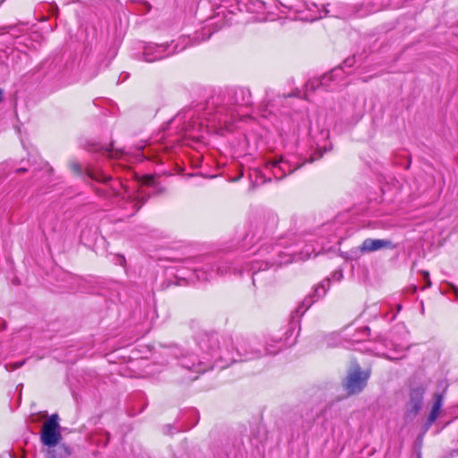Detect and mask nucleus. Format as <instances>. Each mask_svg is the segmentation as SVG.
Listing matches in <instances>:
<instances>
[{"label": "nucleus", "instance_id": "1", "mask_svg": "<svg viewBox=\"0 0 458 458\" xmlns=\"http://www.w3.org/2000/svg\"><path fill=\"white\" fill-rule=\"evenodd\" d=\"M195 341L204 356L200 359L194 354H174L182 369L201 374L213 368V360L230 363L237 360L230 349L233 339L229 335H222L214 331H200L196 335Z\"/></svg>", "mask_w": 458, "mask_h": 458}, {"label": "nucleus", "instance_id": "2", "mask_svg": "<svg viewBox=\"0 0 458 458\" xmlns=\"http://www.w3.org/2000/svg\"><path fill=\"white\" fill-rule=\"evenodd\" d=\"M251 104V93L248 88L232 87L228 88L225 93L212 96L208 99L206 108L214 110L216 114H222L226 106H250Z\"/></svg>", "mask_w": 458, "mask_h": 458}, {"label": "nucleus", "instance_id": "3", "mask_svg": "<svg viewBox=\"0 0 458 458\" xmlns=\"http://www.w3.org/2000/svg\"><path fill=\"white\" fill-rule=\"evenodd\" d=\"M257 339L254 337L240 336L233 341V346H230L234 358L237 361H247L261 357L262 352L257 348Z\"/></svg>", "mask_w": 458, "mask_h": 458}, {"label": "nucleus", "instance_id": "4", "mask_svg": "<svg viewBox=\"0 0 458 458\" xmlns=\"http://www.w3.org/2000/svg\"><path fill=\"white\" fill-rule=\"evenodd\" d=\"M370 377L369 370H362L358 363L354 364L347 372L346 377L343 380V388L348 395H355L360 394L367 386Z\"/></svg>", "mask_w": 458, "mask_h": 458}, {"label": "nucleus", "instance_id": "5", "mask_svg": "<svg viewBox=\"0 0 458 458\" xmlns=\"http://www.w3.org/2000/svg\"><path fill=\"white\" fill-rule=\"evenodd\" d=\"M183 49L184 47L178 48V44H174V42L165 44L148 43L143 47V60L152 63L169 57Z\"/></svg>", "mask_w": 458, "mask_h": 458}, {"label": "nucleus", "instance_id": "6", "mask_svg": "<svg viewBox=\"0 0 458 458\" xmlns=\"http://www.w3.org/2000/svg\"><path fill=\"white\" fill-rule=\"evenodd\" d=\"M58 420L59 416L55 413L52 414L42 426L40 440L42 444L48 448L55 447L62 438Z\"/></svg>", "mask_w": 458, "mask_h": 458}, {"label": "nucleus", "instance_id": "7", "mask_svg": "<svg viewBox=\"0 0 458 458\" xmlns=\"http://www.w3.org/2000/svg\"><path fill=\"white\" fill-rule=\"evenodd\" d=\"M425 391L423 386H417L411 389L404 412V420L406 422L412 421L420 411L424 402Z\"/></svg>", "mask_w": 458, "mask_h": 458}, {"label": "nucleus", "instance_id": "8", "mask_svg": "<svg viewBox=\"0 0 458 458\" xmlns=\"http://www.w3.org/2000/svg\"><path fill=\"white\" fill-rule=\"evenodd\" d=\"M114 195L119 199L120 206L125 209H128V216H133L148 200V197L143 195H133L128 192L127 189L121 194L118 191L114 190Z\"/></svg>", "mask_w": 458, "mask_h": 458}, {"label": "nucleus", "instance_id": "9", "mask_svg": "<svg viewBox=\"0 0 458 458\" xmlns=\"http://www.w3.org/2000/svg\"><path fill=\"white\" fill-rule=\"evenodd\" d=\"M342 72L343 67H337L333 69L329 73L324 74L319 78L310 80L305 85V98L308 99V91L313 92L319 88L328 89L330 88V82L335 81L337 77H339L342 74Z\"/></svg>", "mask_w": 458, "mask_h": 458}, {"label": "nucleus", "instance_id": "10", "mask_svg": "<svg viewBox=\"0 0 458 458\" xmlns=\"http://www.w3.org/2000/svg\"><path fill=\"white\" fill-rule=\"evenodd\" d=\"M298 167L299 166H294L290 162L284 160L282 157L276 158L267 163V168L271 169L273 175L276 180L284 178Z\"/></svg>", "mask_w": 458, "mask_h": 458}, {"label": "nucleus", "instance_id": "11", "mask_svg": "<svg viewBox=\"0 0 458 458\" xmlns=\"http://www.w3.org/2000/svg\"><path fill=\"white\" fill-rule=\"evenodd\" d=\"M394 245L390 240L386 239H365L362 243L360 245L357 250L353 251V253H368L376 251L381 249H394Z\"/></svg>", "mask_w": 458, "mask_h": 458}, {"label": "nucleus", "instance_id": "12", "mask_svg": "<svg viewBox=\"0 0 458 458\" xmlns=\"http://www.w3.org/2000/svg\"><path fill=\"white\" fill-rule=\"evenodd\" d=\"M72 448L66 444L56 445L47 449L46 458H70Z\"/></svg>", "mask_w": 458, "mask_h": 458}, {"label": "nucleus", "instance_id": "13", "mask_svg": "<svg viewBox=\"0 0 458 458\" xmlns=\"http://www.w3.org/2000/svg\"><path fill=\"white\" fill-rule=\"evenodd\" d=\"M90 150L101 152L104 156H106L110 158H119L123 153L121 149H114L113 148V144H111L109 147H103L99 144H93Z\"/></svg>", "mask_w": 458, "mask_h": 458}, {"label": "nucleus", "instance_id": "14", "mask_svg": "<svg viewBox=\"0 0 458 458\" xmlns=\"http://www.w3.org/2000/svg\"><path fill=\"white\" fill-rule=\"evenodd\" d=\"M316 301L317 299H315L314 296H307L301 301V303L295 309L294 315H296L297 317L302 316Z\"/></svg>", "mask_w": 458, "mask_h": 458}, {"label": "nucleus", "instance_id": "15", "mask_svg": "<svg viewBox=\"0 0 458 458\" xmlns=\"http://www.w3.org/2000/svg\"><path fill=\"white\" fill-rule=\"evenodd\" d=\"M271 264L267 261H258L253 260L250 264V270L252 271V283L255 284L256 278L255 276L258 275L259 271L268 269Z\"/></svg>", "mask_w": 458, "mask_h": 458}, {"label": "nucleus", "instance_id": "16", "mask_svg": "<svg viewBox=\"0 0 458 458\" xmlns=\"http://www.w3.org/2000/svg\"><path fill=\"white\" fill-rule=\"evenodd\" d=\"M85 174L87 177L97 182H107L109 180H111L110 176L105 174L101 171H95L89 168L86 170Z\"/></svg>", "mask_w": 458, "mask_h": 458}, {"label": "nucleus", "instance_id": "17", "mask_svg": "<svg viewBox=\"0 0 458 458\" xmlns=\"http://www.w3.org/2000/svg\"><path fill=\"white\" fill-rule=\"evenodd\" d=\"M330 284V280L327 279L321 284H319L315 289L312 296H314L315 299L318 300L319 298L325 296L328 287Z\"/></svg>", "mask_w": 458, "mask_h": 458}, {"label": "nucleus", "instance_id": "18", "mask_svg": "<svg viewBox=\"0 0 458 458\" xmlns=\"http://www.w3.org/2000/svg\"><path fill=\"white\" fill-rule=\"evenodd\" d=\"M194 272L199 280H209L212 278L213 267L208 269L194 267Z\"/></svg>", "mask_w": 458, "mask_h": 458}, {"label": "nucleus", "instance_id": "19", "mask_svg": "<svg viewBox=\"0 0 458 458\" xmlns=\"http://www.w3.org/2000/svg\"><path fill=\"white\" fill-rule=\"evenodd\" d=\"M235 271V268H233L231 264L228 261H223L219 265L216 266V274L218 275H227Z\"/></svg>", "mask_w": 458, "mask_h": 458}, {"label": "nucleus", "instance_id": "20", "mask_svg": "<svg viewBox=\"0 0 458 458\" xmlns=\"http://www.w3.org/2000/svg\"><path fill=\"white\" fill-rule=\"evenodd\" d=\"M277 343L280 344V346H278V347H275L272 344H267V347H266L267 353H268V354H276L281 350V348L283 347L282 340L281 339H279L277 341Z\"/></svg>", "mask_w": 458, "mask_h": 458}, {"label": "nucleus", "instance_id": "21", "mask_svg": "<svg viewBox=\"0 0 458 458\" xmlns=\"http://www.w3.org/2000/svg\"><path fill=\"white\" fill-rule=\"evenodd\" d=\"M70 166L75 174H77V175L84 174L82 166L78 162H76V161L71 162Z\"/></svg>", "mask_w": 458, "mask_h": 458}, {"label": "nucleus", "instance_id": "22", "mask_svg": "<svg viewBox=\"0 0 458 458\" xmlns=\"http://www.w3.org/2000/svg\"><path fill=\"white\" fill-rule=\"evenodd\" d=\"M443 394L439 393H436L434 394V403L433 406L441 409L443 406Z\"/></svg>", "mask_w": 458, "mask_h": 458}, {"label": "nucleus", "instance_id": "23", "mask_svg": "<svg viewBox=\"0 0 458 458\" xmlns=\"http://www.w3.org/2000/svg\"><path fill=\"white\" fill-rule=\"evenodd\" d=\"M327 151V148H318L315 153L313 154V156L311 157V159L310 161H314V160H317V159H319L323 157L324 153Z\"/></svg>", "mask_w": 458, "mask_h": 458}, {"label": "nucleus", "instance_id": "24", "mask_svg": "<svg viewBox=\"0 0 458 458\" xmlns=\"http://www.w3.org/2000/svg\"><path fill=\"white\" fill-rule=\"evenodd\" d=\"M25 363V360H22V361H17V362H13V363H9L6 365V368L9 369V370H15V369H20L23 364Z\"/></svg>", "mask_w": 458, "mask_h": 458}, {"label": "nucleus", "instance_id": "25", "mask_svg": "<svg viewBox=\"0 0 458 458\" xmlns=\"http://www.w3.org/2000/svg\"><path fill=\"white\" fill-rule=\"evenodd\" d=\"M318 14H315V15L310 14V16L301 17V19L310 21H317L323 17V15H321V11H318Z\"/></svg>", "mask_w": 458, "mask_h": 458}, {"label": "nucleus", "instance_id": "26", "mask_svg": "<svg viewBox=\"0 0 458 458\" xmlns=\"http://www.w3.org/2000/svg\"><path fill=\"white\" fill-rule=\"evenodd\" d=\"M438 416H439V413L431 409L428 418L429 419L430 421H436V420L437 419Z\"/></svg>", "mask_w": 458, "mask_h": 458}, {"label": "nucleus", "instance_id": "27", "mask_svg": "<svg viewBox=\"0 0 458 458\" xmlns=\"http://www.w3.org/2000/svg\"><path fill=\"white\" fill-rule=\"evenodd\" d=\"M435 421H430L429 419L428 418L424 426H423V434L426 433L429 428L432 426V424L434 423Z\"/></svg>", "mask_w": 458, "mask_h": 458}, {"label": "nucleus", "instance_id": "28", "mask_svg": "<svg viewBox=\"0 0 458 458\" xmlns=\"http://www.w3.org/2000/svg\"><path fill=\"white\" fill-rule=\"evenodd\" d=\"M423 277L425 281L427 282V286L429 287L431 285L430 280H429V273L428 271H423Z\"/></svg>", "mask_w": 458, "mask_h": 458}, {"label": "nucleus", "instance_id": "29", "mask_svg": "<svg viewBox=\"0 0 458 458\" xmlns=\"http://www.w3.org/2000/svg\"><path fill=\"white\" fill-rule=\"evenodd\" d=\"M344 64L345 66L351 67V66L353 64V59H352V58H348V59H346V60L344 62Z\"/></svg>", "mask_w": 458, "mask_h": 458}, {"label": "nucleus", "instance_id": "30", "mask_svg": "<svg viewBox=\"0 0 458 458\" xmlns=\"http://www.w3.org/2000/svg\"><path fill=\"white\" fill-rule=\"evenodd\" d=\"M334 278H335L336 280H341V278L343 277V274L342 272H338V271H335L333 275Z\"/></svg>", "mask_w": 458, "mask_h": 458}, {"label": "nucleus", "instance_id": "31", "mask_svg": "<svg viewBox=\"0 0 458 458\" xmlns=\"http://www.w3.org/2000/svg\"><path fill=\"white\" fill-rule=\"evenodd\" d=\"M269 219H270V221H271L272 225H276V223H277V218H276V216H274V215H269Z\"/></svg>", "mask_w": 458, "mask_h": 458}, {"label": "nucleus", "instance_id": "32", "mask_svg": "<svg viewBox=\"0 0 458 458\" xmlns=\"http://www.w3.org/2000/svg\"><path fill=\"white\" fill-rule=\"evenodd\" d=\"M361 331L364 335H369L370 334V328L369 327H362Z\"/></svg>", "mask_w": 458, "mask_h": 458}, {"label": "nucleus", "instance_id": "33", "mask_svg": "<svg viewBox=\"0 0 458 458\" xmlns=\"http://www.w3.org/2000/svg\"><path fill=\"white\" fill-rule=\"evenodd\" d=\"M26 171H27V169H26V168L21 167V168H18V169H16V171H15V172L19 174V173H24V172H26Z\"/></svg>", "mask_w": 458, "mask_h": 458}, {"label": "nucleus", "instance_id": "34", "mask_svg": "<svg viewBox=\"0 0 458 458\" xmlns=\"http://www.w3.org/2000/svg\"><path fill=\"white\" fill-rule=\"evenodd\" d=\"M323 13H324V16H326L328 13V10H327V6L323 7Z\"/></svg>", "mask_w": 458, "mask_h": 458}, {"label": "nucleus", "instance_id": "35", "mask_svg": "<svg viewBox=\"0 0 458 458\" xmlns=\"http://www.w3.org/2000/svg\"><path fill=\"white\" fill-rule=\"evenodd\" d=\"M98 193L100 195H106V192L100 189H98Z\"/></svg>", "mask_w": 458, "mask_h": 458}, {"label": "nucleus", "instance_id": "36", "mask_svg": "<svg viewBox=\"0 0 458 458\" xmlns=\"http://www.w3.org/2000/svg\"><path fill=\"white\" fill-rule=\"evenodd\" d=\"M431 409H432L433 411H437L438 413H440L441 409L437 408V407H434V406H432V408H431Z\"/></svg>", "mask_w": 458, "mask_h": 458}, {"label": "nucleus", "instance_id": "37", "mask_svg": "<svg viewBox=\"0 0 458 458\" xmlns=\"http://www.w3.org/2000/svg\"><path fill=\"white\" fill-rule=\"evenodd\" d=\"M298 96L297 92H293L292 94L289 95V97H296Z\"/></svg>", "mask_w": 458, "mask_h": 458}, {"label": "nucleus", "instance_id": "38", "mask_svg": "<svg viewBox=\"0 0 458 458\" xmlns=\"http://www.w3.org/2000/svg\"><path fill=\"white\" fill-rule=\"evenodd\" d=\"M2 99H3V90L0 89V102L2 101Z\"/></svg>", "mask_w": 458, "mask_h": 458}, {"label": "nucleus", "instance_id": "39", "mask_svg": "<svg viewBox=\"0 0 458 458\" xmlns=\"http://www.w3.org/2000/svg\"><path fill=\"white\" fill-rule=\"evenodd\" d=\"M401 310H402V305H401V304H398V305H397V311L399 312Z\"/></svg>", "mask_w": 458, "mask_h": 458}, {"label": "nucleus", "instance_id": "40", "mask_svg": "<svg viewBox=\"0 0 458 458\" xmlns=\"http://www.w3.org/2000/svg\"><path fill=\"white\" fill-rule=\"evenodd\" d=\"M148 181H149V182H148V183H150L151 182H153V181H154L153 177H149V178H148Z\"/></svg>", "mask_w": 458, "mask_h": 458}, {"label": "nucleus", "instance_id": "41", "mask_svg": "<svg viewBox=\"0 0 458 458\" xmlns=\"http://www.w3.org/2000/svg\"><path fill=\"white\" fill-rule=\"evenodd\" d=\"M385 358L388 359V360H393L392 358H390L389 356L387 355H384Z\"/></svg>", "mask_w": 458, "mask_h": 458}, {"label": "nucleus", "instance_id": "42", "mask_svg": "<svg viewBox=\"0 0 458 458\" xmlns=\"http://www.w3.org/2000/svg\"><path fill=\"white\" fill-rule=\"evenodd\" d=\"M197 378H198V376H195V377H191V380H195Z\"/></svg>", "mask_w": 458, "mask_h": 458}, {"label": "nucleus", "instance_id": "43", "mask_svg": "<svg viewBox=\"0 0 458 458\" xmlns=\"http://www.w3.org/2000/svg\"><path fill=\"white\" fill-rule=\"evenodd\" d=\"M229 13H234V10H233V9H231V10H229Z\"/></svg>", "mask_w": 458, "mask_h": 458}, {"label": "nucleus", "instance_id": "44", "mask_svg": "<svg viewBox=\"0 0 458 458\" xmlns=\"http://www.w3.org/2000/svg\"><path fill=\"white\" fill-rule=\"evenodd\" d=\"M5 0H1L0 1V6L2 5V4L4 2Z\"/></svg>", "mask_w": 458, "mask_h": 458}, {"label": "nucleus", "instance_id": "45", "mask_svg": "<svg viewBox=\"0 0 458 458\" xmlns=\"http://www.w3.org/2000/svg\"><path fill=\"white\" fill-rule=\"evenodd\" d=\"M311 5L312 7L317 8V5L315 4H312Z\"/></svg>", "mask_w": 458, "mask_h": 458}, {"label": "nucleus", "instance_id": "46", "mask_svg": "<svg viewBox=\"0 0 458 458\" xmlns=\"http://www.w3.org/2000/svg\"><path fill=\"white\" fill-rule=\"evenodd\" d=\"M290 332V334H293V331H291V329H288V332L287 334Z\"/></svg>", "mask_w": 458, "mask_h": 458}, {"label": "nucleus", "instance_id": "47", "mask_svg": "<svg viewBox=\"0 0 458 458\" xmlns=\"http://www.w3.org/2000/svg\"><path fill=\"white\" fill-rule=\"evenodd\" d=\"M290 332V334H293V331H291V329H288V332L287 334Z\"/></svg>", "mask_w": 458, "mask_h": 458}]
</instances>
